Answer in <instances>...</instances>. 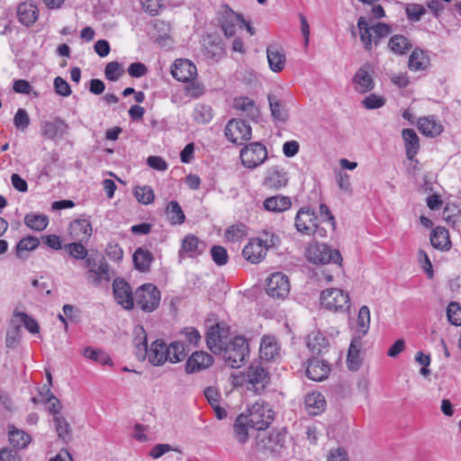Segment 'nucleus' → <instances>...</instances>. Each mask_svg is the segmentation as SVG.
<instances>
[{
  "label": "nucleus",
  "instance_id": "1",
  "mask_svg": "<svg viewBox=\"0 0 461 461\" xmlns=\"http://www.w3.org/2000/svg\"><path fill=\"white\" fill-rule=\"evenodd\" d=\"M134 343L137 356L142 358L147 357L149 362L155 366H162L167 361L172 364L181 362L187 355L182 341H173L167 345L163 340L156 339L148 348L147 334L142 327L140 328V333L134 339Z\"/></svg>",
  "mask_w": 461,
  "mask_h": 461
},
{
  "label": "nucleus",
  "instance_id": "2",
  "mask_svg": "<svg viewBox=\"0 0 461 461\" xmlns=\"http://www.w3.org/2000/svg\"><path fill=\"white\" fill-rule=\"evenodd\" d=\"M249 344L245 338L236 336L222 347V352H217L221 355L224 363L231 368L240 367L246 361L249 355Z\"/></svg>",
  "mask_w": 461,
  "mask_h": 461
},
{
  "label": "nucleus",
  "instance_id": "3",
  "mask_svg": "<svg viewBox=\"0 0 461 461\" xmlns=\"http://www.w3.org/2000/svg\"><path fill=\"white\" fill-rule=\"evenodd\" d=\"M84 265L87 269L86 278L94 286L98 287L103 282H110V267L104 256L92 254L86 258Z\"/></svg>",
  "mask_w": 461,
  "mask_h": 461
},
{
  "label": "nucleus",
  "instance_id": "4",
  "mask_svg": "<svg viewBox=\"0 0 461 461\" xmlns=\"http://www.w3.org/2000/svg\"><path fill=\"white\" fill-rule=\"evenodd\" d=\"M160 298V291L156 285L144 284L134 293V305L145 312H152L159 306Z\"/></svg>",
  "mask_w": 461,
  "mask_h": 461
},
{
  "label": "nucleus",
  "instance_id": "5",
  "mask_svg": "<svg viewBox=\"0 0 461 461\" xmlns=\"http://www.w3.org/2000/svg\"><path fill=\"white\" fill-rule=\"evenodd\" d=\"M275 412L268 403L264 402H255L246 414L247 420L249 423V428L257 430H264L274 420Z\"/></svg>",
  "mask_w": 461,
  "mask_h": 461
},
{
  "label": "nucleus",
  "instance_id": "6",
  "mask_svg": "<svg viewBox=\"0 0 461 461\" xmlns=\"http://www.w3.org/2000/svg\"><path fill=\"white\" fill-rule=\"evenodd\" d=\"M240 157L245 167L254 169L267 160V150L262 143L251 142L240 149Z\"/></svg>",
  "mask_w": 461,
  "mask_h": 461
},
{
  "label": "nucleus",
  "instance_id": "7",
  "mask_svg": "<svg viewBox=\"0 0 461 461\" xmlns=\"http://www.w3.org/2000/svg\"><path fill=\"white\" fill-rule=\"evenodd\" d=\"M321 305L332 312H345L349 309V295L339 288H328L321 294Z\"/></svg>",
  "mask_w": 461,
  "mask_h": 461
},
{
  "label": "nucleus",
  "instance_id": "8",
  "mask_svg": "<svg viewBox=\"0 0 461 461\" xmlns=\"http://www.w3.org/2000/svg\"><path fill=\"white\" fill-rule=\"evenodd\" d=\"M307 259L313 264L340 263L342 258L339 250L331 249L323 243H315L309 246L306 251Z\"/></svg>",
  "mask_w": 461,
  "mask_h": 461
},
{
  "label": "nucleus",
  "instance_id": "9",
  "mask_svg": "<svg viewBox=\"0 0 461 461\" xmlns=\"http://www.w3.org/2000/svg\"><path fill=\"white\" fill-rule=\"evenodd\" d=\"M285 437L280 431H273L268 436L258 438L256 444L257 451L264 455L278 456L285 447Z\"/></svg>",
  "mask_w": 461,
  "mask_h": 461
},
{
  "label": "nucleus",
  "instance_id": "10",
  "mask_svg": "<svg viewBox=\"0 0 461 461\" xmlns=\"http://www.w3.org/2000/svg\"><path fill=\"white\" fill-rule=\"evenodd\" d=\"M224 135L232 143L241 144L251 139V127L243 120L233 119L225 126Z\"/></svg>",
  "mask_w": 461,
  "mask_h": 461
},
{
  "label": "nucleus",
  "instance_id": "11",
  "mask_svg": "<svg viewBox=\"0 0 461 461\" xmlns=\"http://www.w3.org/2000/svg\"><path fill=\"white\" fill-rule=\"evenodd\" d=\"M290 282L286 275L276 272L267 281V294L272 297L284 299L290 292Z\"/></svg>",
  "mask_w": 461,
  "mask_h": 461
},
{
  "label": "nucleus",
  "instance_id": "12",
  "mask_svg": "<svg viewBox=\"0 0 461 461\" xmlns=\"http://www.w3.org/2000/svg\"><path fill=\"white\" fill-rule=\"evenodd\" d=\"M114 299L124 310L130 311L134 307V295L131 287L122 278H115L113 282Z\"/></svg>",
  "mask_w": 461,
  "mask_h": 461
},
{
  "label": "nucleus",
  "instance_id": "13",
  "mask_svg": "<svg viewBox=\"0 0 461 461\" xmlns=\"http://www.w3.org/2000/svg\"><path fill=\"white\" fill-rule=\"evenodd\" d=\"M296 230L302 234H315L318 229V217L310 209L301 208L295 216Z\"/></svg>",
  "mask_w": 461,
  "mask_h": 461
},
{
  "label": "nucleus",
  "instance_id": "14",
  "mask_svg": "<svg viewBox=\"0 0 461 461\" xmlns=\"http://www.w3.org/2000/svg\"><path fill=\"white\" fill-rule=\"evenodd\" d=\"M171 75L177 81L191 82L197 76L196 66L186 59H176L171 68Z\"/></svg>",
  "mask_w": 461,
  "mask_h": 461
},
{
  "label": "nucleus",
  "instance_id": "15",
  "mask_svg": "<svg viewBox=\"0 0 461 461\" xmlns=\"http://www.w3.org/2000/svg\"><path fill=\"white\" fill-rule=\"evenodd\" d=\"M248 382L256 393H261L269 383L268 371L259 364H251L247 371Z\"/></svg>",
  "mask_w": 461,
  "mask_h": 461
},
{
  "label": "nucleus",
  "instance_id": "16",
  "mask_svg": "<svg viewBox=\"0 0 461 461\" xmlns=\"http://www.w3.org/2000/svg\"><path fill=\"white\" fill-rule=\"evenodd\" d=\"M228 330L220 323L212 325L206 332V344L209 349L217 354L222 352V347L227 342Z\"/></svg>",
  "mask_w": 461,
  "mask_h": 461
},
{
  "label": "nucleus",
  "instance_id": "17",
  "mask_svg": "<svg viewBox=\"0 0 461 461\" xmlns=\"http://www.w3.org/2000/svg\"><path fill=\"white\" fill-rule=\"evenodd\" d=\"M68 124L59 116L41 123V135L48 140L61 139L67 133Z\"/></svg>",
  "mask_w": 461,
  "mask_h": 461
},
{
  "label": "nucleus",
  "instance_id": "18",
  "mask_svg": "<svg viewBox=\"0 0 461 461\" xmlns=\"http://www.w3.org/2000/svg\"><path fill=\"white\" fill-rule=\"evenodd\" d=\"M68 230L71 240H79L81 242H88L93 234L92 224L89 219L86 218L72 221Z\"/></svg>",
  "mask_w": 461,
  "mask_h": 461
},
{
  "label": "nucleus",
  "instance_id": "19",
  "mask_svg": "<svg viewBox=\"0 0 461 461\" xmlns=\"http://www.w3.org/2000/svg\"><path fill=\"white\" fill-rule=\"evenodd\" d=\"M372 66L366 63L361 66L353 77L355 89L357 92L365 94L372 91L375 87V82L371 76Z\"/></svg>",
  "mask_w": 461,
  "mask_h": 461
},
{
  "label": "nucleus",
  "instance_id": "20",
  "mask_svg": "<svg viewBox=\"0 0 461 461\" xmlns=\"http://www.w3.org/2000/svg\"><path fill=\"white\" fill-rule=\"evenodd\" d=\"M213 363V357L203 351L194 352L185 363V372L193 374L210 367Z\"/></svg>",
  "mask_w": 461,
  "mask_h": 461
},
{
  "label": "nucleus",
  "instance_id": "21",
  "mask_svg": "<svg viewBox=\"0 0 461 461\" xmlns=\"http://www.w3.org/2000/svg\"><path fill=\"white\" fill-rule=\"evenodd\" d=\"M330 373V366L328 362L318 357H312L309 360L306 368V375L309 379L320 382L326 379Z\"/></svg>",
  "mask_w": 461,
  "mask_h": 461
},
{
  "label": "nucleus",
  "instance_id": "22",
  "mask_svg": "<svg viewBox=\"0 0 461 461\" xmlns=\"http://www.w3.org/2000/svg\"><path fill=\"white\" fill-rule=\"evenodd\" d=\"M259 356L262 360L276 361L280 356V347L274 336L265 335L261 339Z\"/></svg>",
  "mask_w": 461,
  "mask_h": 461
},
{
  "label": "nucleus",
  "instance_id": "23",
  "mask_svg": "<svg viewBox=\"0 0 461 461\" xmlns=\"http://www.w3.org/2000/svg\"><path fill=\"white\" fill-rule=\"evenodd\" d=\"M242 254L243 257L250 263L258 264L265 258L267 249L257 240V239H252L244 247Z\"/></svg>",
  "mask_w": 461,
  "mask_h": 461
},
{
  "label": "nucleus",
  "instance_id": "24",
  "mask_svg": "<svg viewBox=\"0 0 461 461\" xmlns=\"http://www.w3.org/2000/svg\"><path fill=\"white\" fill-rule=\"evenodd\" d=\"M206 248V244L200 240L196 236L188 234L182 242L181 249L179 250V256L182 253H186L189 257H196L201 255Z\"/></svg>",
  "mask_w": 461,
  "mask_h": 461
},
{
  "label": "nucleus",
  "instance_id": "25",
  "mask_svg": "<svg viewBox=\"0 0 461 461\" xmlns=\"http://www.w3.org/2000/svg\"><path fill=\"white\" fill-rule=\"evenodd\" d=\"M431 245L439 250L447 251L451 249V240L448 230L444 227H436L430 234Z\"/></svg>",
  "mask_w": 461,
  "mask_h": 461
},
{
  "label": "nucleus",
  "instance_id": "26",
  "mask_svg": "<svg viewBox=\"0 0 461 461\" xmlns=\"http://www.w3.org/2000/svg\"><path fill=\"white\" fill-rule=\"evenodd\" d=\"M402 136L404 141L406 157L412 160L420 149V139L412 129H403Z\"/></svg>",
  "mask_w": 461,
  "mask_h": 461
},
{
  "label": "nucleus",
  "instance_id": "27",
  "mask_svg": "<svg viewBox=\"0 0 461 461\" xmlns=\"http://www.w3.org/2000/svg\"><path fill=\"white\" fill-rule=\"evenodd\" d=\"M17 16L21 23L25 26H31L36 22L38 18L37 6L32 3H22L17 7Z\"/></svg>",
  "mask_w": 461,
  "mask_h": 461
},
{
  "label": "nucleus",
  "instance_id": "28",
  "mask_svg": "<svg viewBox=\"0 0 461 461\" xmlns=\"http://www.w3.org/2000/svg\"><path fill=\"white\" fill-rule=\"evenodd\" d=\"M362 347V338L352 336L349 345L347 364L350 370L356 371L360 366V349Z\"/></svg>",
  "mask_w": 461,
  "mask_h": 461
},
{
  "label": "nucleus",
  "instance_id": "29",
  "mask_svg": "<svg viewBox=\"0 0 461 461\" xmlns=\"http://www.w3.org/2000/svg\"><path fill=\"white\" fill-rule=\"evenodd\" d=\"M287 182L288 178L286 173L284 169L277 167L269 169L265 178V185L275 189L285 186Z\"/></svg>",
  "mask_w": 461,
  "mask_h": 461
},
{
  "label": "nucleus",
  "instance_id": "30",
  "mask_svg": "<svg viewBox=\"0 0 461 461\" xmlns=\"http://www.w3.org/2000/svg\"><path fill=\"white\" fill-rule=\"evenodd\" d=\"M291 200L287 196L284 195H274L267 197L264 201V208L268 212H282L288 210L291 207Z\"/></svg>",
  "mask_w": 461,
  "mask_h": 461
},
{
  "label": "nucleus",
  "instance_id": "31",
  "mask_svg": "<svg viewBox=\"0 0 461 461\" xmlns=\"http://www.w3.org/2000/svg\"><path fill=\"white\" fill-rule=\"evenodd\" d=\"M269 68L274 72H280L285 68V56L277 46H269L267 50Z\"/></svg>",
  "mask_w": 461,
  "mask_h": 461
},
{
  "label": "nucleus",
  "instance_id": "32",
  "mask_svg": "<svg viewBox=\"0 0 461 461\" xmlns=\"http://www.w3.org/2000/svg\"><path fill=\"white\" fill-rule=\"evenodd\" d=\"M306 409L312 415L320 414L326 406V401L324 396L318 392H312L308 393L304 399Z\"/></svg>",
  "mask_w": 461,
  "mask_h": 461
},
{
  "label": "nucleus",
  "instance_id": "33",
  "mask_svg": "<svg viewBox=\"0 0 461 461\" xmlns=\"http://www.w3.org/2000/svg\"><path fill=\"white\" fill-rule=\"evenodd\" d=\"M418 129L422 134L429 137L438 136L443 131L442 125L433 116L420 118L418 122Z\"/></svg>",
  "mask_w": 461,
  "mask_h": 461
},
{
  "label": "nucleus",
  "instance_id": "34",
  "mask_svg": "<svg viewBox=\"0 0 461 461\" xmlns=\"http://www.w3.org/2000/svg\"><path fill=\"white\" fill-rule=\"evenodd\" d=\"M370 327V310L366 305L360 307L357 320V329L353 333L354 337L364 338Z\"/></svg>",
  "mask_w": 461,
  "mask_h": 461
},
{
  "label": "nucleus",
  "instance_id": "35",
  "mask_svg": "<svg viewBox=\"0 0 461 461\" xmlns=\"http://www.w3.org/2000/svg\"><path fill=\"white\" fill-rule=\"evenodd\" d=\"M136 269L140 272H147L154 259L152 253L142 248H138L132 257Z\"/></svg>",
  "mask_w": 461,
  "mask_h": 461
},
{
  "label": "nucleus",
  "instance_id": "36",
  "mask_svg": "<svg viewBox=\"0 0 461 461\" xmlns=\"http://www.w3.org/2000/svg\"><path fill=\"white\" fill-rule=\"evenodd\" d=\"M306 345L312 354L318 355L327 348L329 341L320 331H312L306 338Z\"/></svg>",
  "mask_w": 461,
  "mask_h": 461
},
{
  "label": "nucleus",
  "instance_id": "37",
  "mask_svg": "<svg viewBox=\"0 0 461 461\" xmlns=\"http://www.w3.org/2000/svg\"><path fill=\"white\" fill-rule=\"evenodd\" d=\"M249 423L247 420L246 414H240L234 422L233 431L237 441L240 444H245L249 439Z\"/></svg>",
  "mask_w": 461,
  "mask_h": 461
},
{
  "label": "nucleus",
  "instance_id": "38",
  "mask_svg": "<svg viewBox=\"0 0 461 461\" xmlns=\"http://www.w3.org/2000/svg\"><path fill=\"white\" fill-rule=\"evenodd\" d=\"M213 115L212 108L204 104H195L192 113L193 120L198 124L209 123L212 120Z\"/></svg>",
  "mask_w": 461,
  "mask_h": 461
},
{
  "label": "nucleus",
  "instance_id": "39",
  "mask_svg": "<svg viewBox=\"0 0 461 461\" xmlns=\"http://www.w3.org/2000/svg\"><path fill=\"white\" fill-rule=\"evenodd\" d=\"M240 23H245L244 18L232 11L225 17L221 23V29L226 37H232L236 32V26L240 27Z\"/></svg>",
  "mask_w": 461,
  "mask_h": 461
},
{
  "label": "nucleus",
  "instance_id": "40",
  "mask_svg": "<svg viewBox=\"0 0 461 461\" xmlns=\"http://www.w3.org/2000/svg\"><path fill=\"white\" fill-rule=\"evenodd\" d=\"M9 440L15 448L23 449L31 443L32 438L25 431L12 427L9 430Z\"/></svg>",
  "mask_w": 461,
  "mask_h": 461
},
{
  "label": "nucleus",
  "instance_id": "41",
  "mask_svg": "<svg viewBox=\"0 0 461 461\" xmlns=\"http://www.w3.org/2000/svg\"><path fill=\"white\" fill-rule=\"evenodd\" d=\"M429 59L421 50L415 49L409 58V68L412 71L424 70L429 65Z\"/></svg>",
  "mask_w": 461,
  "mask_h": 461
},
{
  "label": "nucleus",
  "instance_id": "42",
  "mask_svg": "<svg viewBox=\"0 0 461 461\" xmlns=\"http://www.w3.org/2000/svg\"><path fill=\"white\" fill-rule=\"evenodd\" d=\"M24 223L32 230L41 231L49 224V217L42 213H28L24 217Z\"/></svg>",
  "mask_w": 461,
  "mask_h": 461
},
{
  "label": "nucleus",
  "instance_id": "43",
  "mask_svg": "<svg viewBox=\"0 0 461 461\" xmlns=\"http://www.w3.org/2000/svg\"><path fill=\"white\" fill-rule=\"evenodd\" d=\"M86 242H81L79 240H74L68 244H66L63 248L66 252L73 258L77 260H86L90 255H88V250L84 245Z\"/></svg>",
  "mask_w": 461,
  "mask_h": 461
},
{
  "label": "nucleus",
  "instance_id": "44",
  "mask_svg": "<svg viewBox=\"0 0 461 461\" xmlns=\"http://www.w3.org/2000/svg\"><path fill=\"white\" fill-rule=\"evenodd\" d=\"M267 99L273 118L279 122H285L288 113L283 104H281L279 99L274 95H268Z\"/></svg>",
  "mask_w": 461,
  "mask_h": 461
},
{
  "label": "nucleus",
  "instance_id": "45",
  "mask_svg": "<svg viewBox=\"0 0 461 461\" xmlns=\"http://www.w3.org/2000/svg\"><path fill=\"white\" fill-rule=\"evenodd\" d=\"M166 213L171 224H182L185 221V216L176 201L168 203Z\"/></svg>",
  "mask_w": 461,
  "mask_h": 461
},
{
  "label": "nucleus",
  "instance_id": "46",
  "mask_svg": "<svg viewBox=\"0 0 461 461\" xmlns=\"http://www.w3.org/2000/svg\"><path fill=\"white\" fill-rule=\"evenodd\" d=\"M233 107L236 110L244 112L248 116L254 117L258 113L255 102L247 96H240L234 99Z\"/></svg>",
  "mask_w": 461,
  "mask_h": 461
},
{
  "label": "nucleus",
  "instance_id": "47",
  "mask_svg": "<svg viewBox=\"0 0 461 461\" xmlns=\"http://www.w3.org/2000/svg\"><path fill=\"white\" fill-rule=\"evenodd\" d=\"M133 195L140 203L145 205L152 203L155 199L154 191L149 185L134 187Z\"/></svg>",
  "mask_w": 461,
  "mask_h": 461
},
{
  "label": "nucleus",
  "instance_id": "48",
  "mask_svg": "<svg viewBox=\"0 0 461 461\" xmlns=\"http://www.w3.org/2000/svg\"><path fill=\"white\" fill-rule=\"evenodd\" d=\"M357 27L359 29L360 40L364 44V49L366 51H370L372 50V34L365 17L361 16L358 18Z\"/></svg>",
  "mask_w": 461,
  "mask_h": 461
},
{
  "label": "nucleus",
  "instance_id": "49",
  "mask_svg": "<svg viewBox=\"0 0 461 461\" xmlns=\"http://www.w3.org/2000/svg\"><path fill=\"white\" fill-rule=\"evenodd\" d=\"M83 355L85 357L91 359L95 362H97L101 365H113L111 357L101 349H95L91 347H86L84 349Z\"/></svg>",
  "mask_w": 461,
  "mask_h": 461
},
{
  "label": "nucleus",
  "instance_id": "50",
  "mask_svg": "<svg viewBox=\"0 0 461 461\" xmlns=\"http://www.w3.org/2000/svg\"><path fill=\"white\" fill-rule=\"evenodd\" d=\"M388 46L393 52L402 55L410 50L411 43L403 35H393L390 39Z\"/></svg>",
  "mask_w": 461,
  "mask_h": 461
},
{
  "label": "nucleus",
  "instance_id": "51",
  "mask_svg": "<svg viewBox=\"0 0 461 461\" xmlns=\"http://www.w3.org/2000/svg\"><path fill=\"white\" fill-rule=\"evenodd\" d=\"M124 74V68L118 61H111L104 68V76L109 81H117Z\"/></svg>",
  "mask_w": 461,
  "mask_h": 461
},
{
  "label": "nucleus",
  "instance_id": "52",
  "mask_svg": "<svg viewBox=\"0 0 461 461\" xmlns=\"http://www.w3.org/2000/svg\"><path fill=\"white\" fill-rule=\"evenodd\" d=\"M40 245L39 240L34 236H27L23 238L16 246V254L22 258L23 251H31L38 248Z\"/></svg>",
  "mask_w": 461,
  "mask_h": 461
},
{
  "label": "nucleus",
  "instance_id": "53",
  "mask_svg": "<svg viewBox=\"0 0 461 461\" xmlns=\"http://www.w3.org/2000/svg\"><path fill=\"white\" fill-rule=\"evenodd\" d=\"M54 425L56 428L57 434L59 438L67 441L70 438V427L65 418L61 416H54Z\"/></svg>",
  "mask_w": 461,
  "mask_h": 461
},
{
  "label": "nucleus",
  "instance_id": "54",
  "mask_svg": "<svg viewBox=\"0 0 461 461\" xmlns=\"http://www.w3.org/2000/svg\"><path fill=\"white\" fill-rule=\"evenodd\" d=\"M257 240L267 249V251L279 244V237L269 230L262 231Z\"/></svg>",
  "mask_w": 461,
  "mask_h": 461
},
{
  "label": "nucleus",
  "instance_id": "55",
  "mask_svg": "<svg viewBox=\"0 0 461 461\" xmlns=\"http://www.w3.org/2000/svg\"><path fill=\"white\" fill-rule=\"evenodd\" d=\"M447 316L449 322L455 326H461V305L457 302H451L447 308Z\"/></svg>",
  "mask_w": 461,
  "mask_h": 461
},
{
  "label": "nucleus",
  "instance_id": "56",
  "mask_svg": "<svg viewBox=\"0 0 461 461\" xmlns=\"http://www.w3.org/2000/svg\"><path fill=\"white\" fill-rule=\"evenodd\" d=\"M362 104L367 110L381 108L385 104V98L375 94H370L362 100Z\"/></svg>",
  "mask_w": 461,
  "mask_h": 461
},
{
  "label": "nucleus",
  "instance_id": "57",
  "mask_svg": "<svg viewBox=\"0 0 461 461\" xmlns=\"http://www.w3.org/2000/svg\"><path fill=\"white\" fill-rule=\"evenodd\" d=\"M211 255L213 262L218 266H224L228 263L229 256L227 250L222 246H212Z\"/></svg>",
  "mask_w": 461,
  "mask_h": 461
},
{
  "label": "nucleus",
  "instance_id": "58",
  "mask_svg": "<svg viewBox=\"0 0 461 461\" xmlns=\"http://www.w3.org/2000/svg\"><path fill=\"white\" fill-rule=\"evenodd\" d=\"M31 120L25 109L19 108L14 117V126L21 131H24L30 125Z\"/></svg>",
  "mask_w": 461,
  "mask_h": 461
},
{
  "label": "nucleus",
  "instance_id": "59",
  "mask_svg": "<svg viewBox=\"0 0 461 461\" xmlns=\"http://www.w3.org/2000/svg\"><path fill=\"white\" fill-rule=\"evenodd\" d=\"M405 12L410 21L419 22L420 21L422 15L425 14L426 9L420 5L410 4L406 5Z\"/></svg>",
  "mask_w": 461,
  "mask_h": 461
},
{
  "label": "nucleus",
  "instance_id": "60",
  "mask_svg": "<svg viewBox=\"0 0 461 461\" xmlns=\"http://www.w3.org/2000/svg\"><path fill=\"white\" fill-rule=\"evenodd\" d=\"M205 92L204 85L198 81H193L185 86V94L191 98H199Z\"/></svg>",
  "mask_w": 461,
  "mask_h": 461
},
{
  "label": "nucleus",
  "instance_id": "61",
  "mask_svg": "<svg viewBox=\"0 0 461 461\" xmlns=\"http://www.w3.org/2000/svg\"><path fill=\"white\" fill-rule=\"evenodd\" d=\"M181 335L184 336L185 342L194 347L198 346L202 339L199 331L194 327L185 328L181 331Z\"/></svg>",
  "mask_w": 461,
  "mask_h": 461
},
{
  "label": "nucleus",
  "instance_id": "62",
  "mask_svg": "<svg viewBox=\"0 0 461 461\" xmlns=\"http://www.w3.org/2000/svg\"><path fill=\"white\" fill-rule=\"evenodd\" d=\"M169 451H176L182 454L180 449L173 447L169 444H157L150 449L149 456L154 459H158Z\"/></svg>",
  "mask_w": 461,
  "mask_h": 461
},
{
  "label": "nucleus",
  "instance_id": "63",
  "mask_svg": "<svg viewBox=\"0 0 461 461\" xmlns=\"http://www.w3.org/2000/svg\"><path fill=\"white\" fill-rule=\"evenodd\" d=\"M335 177L340 190L348 194L352 193L350 176L348 174L339 171L335 174Z\"/></svg>",
  "mask_w": 461,
  "mask_h": 461
},
{
  "label": "nucleus",
  "instance_id": "64",
  "mask_svg": "<svg viewBox=\"0 0 461 461\" xmlns=\"http://www.w3.org/2000/svg\"><path fill=\"white\" fill-rule=\"evenodd\" d=\"M54 88L58 95L61 96H68L71 94V88L68 83L60 77L54 79Z\"/></svg>",
  "mask_w": 461,
  "mask_h": 461
}]
</instances>
